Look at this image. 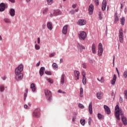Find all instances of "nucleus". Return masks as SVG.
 I'll use <instances>...</instances> for the list:
<instances>
[{
	"label": "nucleus",
	"instance_id": "1",
	"mask_svg": "<svg viewBox=\"0 0 127 127\" xmlns=\"http://www.w3.org/2000/svg\"><path fill=\"white\" fill-rule=\"evenodd\" d=\"M120 115H121L122 116V121L123 122V123L124 124V126H127V118H126V117L124 116V113H123V111L120 109V106H119V104H117L115 107V116L117 120H118V121L121 120V118H120Z\"/></svg>",
	"mask_w": 127,
	"mask_h": 127
},
{
	"label": "nucleus",
	"instance_id": "2",
	"mask_svg": "<svg viewBox=\"0 0 127 127\" xmlns=\"http://www.w3.org/2000/svg\"><path fill=\"white\" fill-rule=\"evenodd\" d=\"M23 71V65L20 64L15 69V79L17 81H19L23 78V74L21 73Z\"/></svg>",
	"mask_w": 127,
	"mask_h": 127
},
{
	"label": "nucleus",
	"instance_id": "3",
	"mask_svg": "<svg viewBox=\"0 0 127 127\" xmlns=\"http://www.w3.org/2000/svg\"><path fill=\"white\" fill-rule=\"evenodd\" d=\"M87 37V34L84 31H80L78 33V38L80 40H85Z\"/></svg>",
	"mask_w": 127,
	"mask_h": 127
},
{
	"label": "nucleus",
	"instance_id": "4",
	"mask_svg": "<svg viewBox=\"0 0 127 127\" xmlns=\"http://www.w3.org/2000/svg\"><path fill=\"white\" fill-rule=\"evenodd\" d=\"M45 94L47 99L48 101H51V98L52 95L51 94V91L48 89H45Z\"/></svg>",
	"mask_w": 127,
	"mask_h": 127
},
{
	"label": "nucleus",
	"instance_id": "5",
	"mask_svg": "<svg viewBox=\"0 0 127 127\" xmlns=\"http://www.w3.org/2000/svg\"><path fill=\"white\" fill-rule=\"evenodd\" d=\"M119 38L120 42L123 43V42H124V33L123 32V29L119 30Z\"/></svg>",
	"mask_w": 127,
	"mask_h": 127
},
{
	"label": "nucleus",
	"instance_id": "6",
	"mask_svg": "<svg viewBox=\"0 0 127 127\" xmlns=\"http://www.w3.org/2000/svg\"><path fill=\"white\" fill-rule=\"evenodd\" d=\"M33 118H38L40 117V112L39 111V109H36L33 112Z\"/></svg>",
	"mask_w": 127,
	"mask_h": 127
},
{
	"label": "nucleus",
	"instance_id": "7",
	"mask_svg": "<svg viewBox=\"0 0 127 127\" xmlns=\"http://www.w3.org/2000/svg\"><path fill=\"white\" fill-rule=\"evenodd\" d=\"M103 46L102 43H99L98 45V56H101L102 54H103Z\"/></svg>",
	"mask_w": 127,
	"mask_h": 127
},
{
	"label": "nucleus",
	"instance_id": "8",
	"mask_svg": "<svg viewBox=\"0 0 127 127\" xmlns=\"http://www.w3.org/2000/svg\"><path fill=\"white\" fill-rule=\"evenodd\" d=\"M82 75L83 76L82 83L83 85H86V83L87 82V79L86 78V73L84 71H82Z\"/></svg>",
	"mask_w": 127,
	"mask_h": 127
},
{
	"label": "nucleus",
	"instance_id": "9",
	"mask_svg": "<svg viewBox=\"0 0 127 127\" xmlns=\"http://www.w3.org/2000/svg\"><path fill=\"white\" fill-rule=\"evenodd\" d=\"M6 6V4L4 3H1L0 4V11H4Z\"/></svg>",
	"mask_w": 127,
	"mask_h": 127
},
{
	"label": "nucleus",
	"instance_id": "10",
	"mask_svg": "<svg viewBox=\"0 0 127 127\" xmlns=\"http://www.w3.org/2000/svg\"><path fill=\"white\" fill-rule=\"evenodd\" d=\"M87 23V22H86V20L84 19H79L78 20V25H85Z\"/></svg>",
	"mask_w": 127,
	"mask_h": 127
},
{
	"label": "nucleus",
	"instance_id": "11",
	"mask_svg": "<svg viewBox=\"0 0 127 127\" xmlns=\"http://www.w3.org/2000/svg\"><path fill=\"white\" fill-rule=\"evenodd\" d=\"M89 14H93V11H94V5L91 4L88 8Z\"/></svg>",
	"mask_w": 127,
	"mask_h": 127
},
{
	"label": "nucleus",
	"instance_id": "12",
	"mask_svg": "<svg viewBox=\"0 0 127 127\" xmlns=\"http://www.w3.org/2000/svg\"><path fill=\"white\" fill-rule=\"evenodd\" d=\"M104 109H105V112L107 113L108 115L111 114V109L107 105L104 106Z\"/></svg>",
	"mask_w": 127,
	"mask_h": 127
},
{
	"label": "nucleus",
	"instance_id": "13",
	"mask_svg": "<svg viewBox=\"0 0 127 127\" xmlns=\"http://www.w3.org/2000/svg\"><path fill=\"white\" fill-rule=\"evenodd\" d=\"M106 7H107V1L104 0L102 4V10L104 11L106 10Z\"/></svg>",
	"mask_w": 127,
	"mask_h": 127
},
{
	"label": "nucleus",
	"instance_id": "14",
	"mask_svg": "<svg viewBox=\"0 0 127 127\" xmlns=\"http://www.w3.org/2000/svg\"><path fill=\"white\" fill-rule=\"evenodd\" d=\"M47 26L49 30H52L53 29V26L52 25V22H48L47 24Z\"/></svg>",
	"mask_w": 127,
	"mask_h": 127
},
{
	"label": "nucleus",
	"instance_id": "15",
	"mask_svg": "<svg viewBox=\"0 0 127 127\" xmlns=\"http://www.w3.org/2000/svg\"><path fill=\"white\" fill-rule=\"evenodd\" d=\"M9 13L11 16L13 17L15 15V10L13 8H11L9 11Z\"/></svg>",
	"mask_w": 127,
	"mask_h": 127
},
{
	"label": "nucleus",
	"instance_id": "16",
	"mask_svg": "<svg viewBox=\"0 0 127 127\" xmlns=\"http://www.w3.org/2000/svg\"><path fill=\"white\" fill-rule=\"evenodd\" d=\"M67 30H68V25H66L63 28L62 32L63 34H67Z\"/></svg>",
	"mask_w": 127,
	"mask_h": 127
},
{
	"label": "nucleus",
	"instance_id": "17",
	"mask_svg": "<svg viewBox=\"0 0 127 127\" xmlns=\"http://www.w3.org/2000/svg\"><path fill=\"white\" fill-rule=\"evenodd\" d=\"M61 13V11L59 9L54 10L53 12L54 16H57Z\"/></svg>",
	"mask_w": 127,
	"mask_h": 127
},
{
	"label": "nucleus",
	"instance_id": "18",
	"mask_svg": "<svg viewBox=\"0 0 127 127\" xmlns=\"http://www.w3.org/2000/svg\"><path fill=\"white\" fill-rule=\"evenodd\" d=\"M45 71V67H41L39 71V74L41 76H43V74H44Z\"/></svg>",
	"mask_w": 127,
	"mask_h": 127
},
{
	"label": "nucleus",
	"instance_id": "19",
	"mask_svg": "<svg viewBox=\"0 0 127 127\" xmlns=\"http://www.w3.org/2000/svg\"><path fill=\"white\" fill-rule=\"evenodd\" d=\"M74 76L76 77V80H79V76H80V72L78 70H74Z\"/></svg>",
	"mask_w": 127,
	"mask_h": 127
},
{
	"label": "nucleus",
	"instance_id": "20",
	"mask_svg": "<svg viewBox=\"0 0 127 127\" xmlns=\"http://www.w3.org/2000/svg\"><path fill=\"white\" fill-rule=\"evenodd\" d=\"M88 111L90 115H92V114H93V108H92V102H91L89 105Z\"/></svg>",
	"mask_w": 127,
	"mask_h": 127
},
{
	"label": "nucleus",
	"instance_id": "21",
	"mask_svg": "<svg viewBox=\"0 0 127 127\" xmlns=\"http://www.w3.org/2000/svg\"><path fill=\"white\" fill-rule=\"evenodd\" d=\"M91 49L92 51V53L93 54H96L97 53V51H96V45L95 44H93L91 47Z\"/></svg>",
	"mask_w": 127,
	"mask_h": 127
},
{
	"label": "nucleus",
	"instance_id": "22",
	"mask_svg": "<svg viewBox=\"0 0 127 127\" xmlns=\"http://www.w3.org/2000/svg\"><path fill=\"white\" fill-rule=\"evenodd\" d=\"M116 80H117V75L114 74L113 79L111 81L112 85H115V84H116Z\"/></svg>",
	"mask_w": 127,
	"mask_h": 127
},
{
	"label": "nucleus",
	"instance_id": "23",
	"mask_svg": "<svg viewBox=\"0 0 127 127\" xmlns=\"http://www.w3.org/2000/svg\"><path fill=\"white\" fill-rule=\"evenodd\" d=\"M103 93L102 92H99L97 93V98L99 99V100H101L102 98H103Z\"/></svg>",
	"mask_w": 127,
	"mask_h": 127
},
{
	"label": "nucleus",
	"instance_id": "24",
	"mask_svg": "<svg viewBox=\"0 0 127 127\" xmlns=\"http://www.w3.org/2000/svg\"><path fill=\"white\" fill-rule=\"evenodd\" d=\"M118 21H119V17L117 13H115L114 15V23H118Z\"/></svg>",
	"mask_w": 127,
	"mask_h": 127
},
{
	"label": "nucleus",
	"instance_id": "25",
	"mask_svg": "<svg viewBox=\"0 0 127 127\" xmlns=\"http://www.w3.org/2000/svg\"><path fill=\"white\" fill-rule=\"evenodd\" d=\"M31 89L32 92H35L36 91V87H35V84L34 83H32L31 84Z\"/></svg>",
	"mask_w": 127,
	"mask_h": 127
},
{
	"label": "nucleus",
	"instance_id": "26",
	"mask_svg": "<svg viewBox=\"0 0 127 127\" xmlns=\"http://www.w3.org/2000/svg\"><path fill=\"white\" fill-rule=\"evenodd\" d=\"M83 94H84V90L83 89V88L81 87L79 93V96L81 98H83Z\"/></svg>",
	"mask_w": 127,
	"mask_h": 127
},
{
	"label": "nucleus",
	"instance_id": "27",
	"mask_svg": "<svg viewBox=\"0 0 127 127\" xmlns=\"http://www.w3.org/2000/svg\"><path fill=\"white\" fill-rule=\"evenodd\" d=\"M64 79H65V74H62L61 77V83L62 84H64Z\"/></svg>",
	"mask_w": 127,
	"mask_h": 127
},
{
	"label": "nucleus",
	"instance_id": "28",
	"mask_svg": "<svg viewBox=\"0 0 127 127\" xmlns=\"http://www.w3.org/2000/svg\"><path fill=\"white\" fill-rule=\"evenodd\" d=\"M79 11V9L77 8L75 10H71L70 11L71 14H75V12H78Z\"/></svg>",
	"mask_w": 127,
	"mask_h": 127
},
{
	"label": "nucleus",
	"instance_id": "29",
	"mask_svg": "<svg viewBox=\"0 0 127 127\" xmlns=\"http://www.w3.org/2000/svg\"><path fill=\"white\" fill-rule=\"evenodd\" d=\"M4 21L5 22V23H11V21H10V19L7 18H5L4 19Z\"/></svg>",
	"mask_w": 127,
	"mask_h": 127
},
{
	"label": "nucleus",
	"instance_id": "30",
	"mask_svg": "<svg viewBox=\"0 0 127 127\" xmlns=\"http://www.w3.org/2000/svg\"><path fill=\"white\" fill-rule=\"evenodd\" d=\"M98 118L99 120H103L104 117V115H102V114L98 113Z\"/></svg>",
	"mask_w": 127,
	"mask_h": 127
},
{
	"label": "nucleus",
	"instance_id": "31",
	"mask_svg": "<svg viewBox=\"0 0 127 127\" xmlns=\"http://www.w3.org/2000/svg\"><path fill=\"white\" fill-rule=\"evenodd\" d=\"M53 0H47V2L48 5H51V4L53 3Z\"/></svg>",
	"mask_w": 127,
	"mask_h": 127
},
{
	"label": "nucleus",
	"instance_id": "32",
	"mask_svg": "<svg viewBox=\"0 0 127 127\" xmlns=\"http://www.w3.org/2000/svg\"><path fill=\"white\" fill-rule=\"evenodd\" d=\"M0 92H3L4 91V86L3 85H0Z\"/></svg>",
	"mask_w": 127,
	"mask_h": 127
},
{
	"label": "nucleus",
	"instance_id": "33",
	"mask_svg": "<svg viewBox=\"0 0 127 127\" xmlns=\"http://www.w3.org/2000/svg\"><path fill=\"white\" fill-rule=\"evenodd\" d=\"M121 22L122 25H125V17H122Z\"/></svg>",
	"mask_w": 127,
	"mask_h": 127
},
{
	"label": "nucleus",
	"instance_id": "34",
	"mask_svg": "<svg viewBox=\"0 0 127 127\" xmlns=\"http://www.w3.org/2000/svg\"><path fill=\"white\" fill-rule=\"evenodd\" d=\"M123 76L125 79L127 78V70H125L123 73Z\"/></svg>",
	"mask_w": 127,
	"mask_h": 127
},
{
	"label": "nucleus",
	"instance_id": "35",
	"mask_svg": "<svg viewBox=\"0 0 127 127\" xmlns=\"http://www.w3.org/2000/svg\"><path fill=\"white\" fill-rule=\"evenodd\" d=\"M35 48L36 50H39V49H40V46L37 44H36L35 45Z\"/></svg>",
	"mask_w": 127,
	"mask_h": 127
},
{
	"label": "nucleus",
	"instance_id": "36",
	"mask_svg": "<svg viewBox=\"0 0 127 127\" xmlns=\"http://www.w3.org/2000/svg\"><path fill=\"white\" fill-rule=\"evenodd\" d=\"M45 74H46L47 75H52V72H51V71H46L45 72Z\"/></svg>",
	"mask_w": 127,
	"mask_h": 127
},
{
	"label": "nucleus",
	"instance_id": "37",
	"mask_svg": "<svg viewBox=\"0 0 127 127\" xmlns=\"http://www.w3.org/2000/svg\"><path fill=\"white\" fill-rule=\"evenodd\" d=\"M85 123H86V121L85 120H80V124L81 125H82V126H84V125H85Z\"/></svg>",
	"mask_w": 127,
	"mask_h": 127
},
{
	"label": "nucleus",
	"instance_id": "38",
	"mask_svg": "<svg viewBox=\"0 0 127 127\" xmlns=\"http://www.w3.org/2000/svg\"><path fill=\"white\" fill-rule=\"evenodd\" d=\"M47 81L49 82V83H50V84H53L54 83L53 79H51V78L48 79Z\"/></svg>",
	"mask_w": 127,
	"mask_h": 127
},
{
	"label": "nucleus",
	"instance_id": "39",
	"mask_svg": "<svg viewBox=\"0 0 127 127\" xmlns=\"http://www.w3.org/2000/svg\"><path fill=\"white\" fill-rule=\"evenodd\" d=\"M78 107L80 109H84V108H85V106H84V105L83 104H81V103H79L78 104Z\"/></svg>",
	"mask_w": 127,
	"mask_h": 127
},
{
	"label": "nucleus",
	"instance_id": "40",
	"mask_svg": "<svg viewBox=\"0 0 127 127\" xmlns=\"http://www.w3.org/2000/svg\"><path fill=\"white\" fill-rule=\"evenodd\" d=\"M48 11V8H46L43 10V14H45Z\"/></svg>",
	"mask_w": 127,
	"mask_h": 127
},
{
	"label": "nucleus",
	"instance_id": "41",
	"mask_svg": "<svg viewBox=\"0 0 127 127\" xmlns=\"http://www.w3.org/2000/svg\"><path fill=\"white\" fill-rule=\"evenodd\" d=\"M124 97L126 99V100H127V90H125L124 91Z\"/></svg>",
	"mask_w": 127,
	"mask_h": 127
},
{
	"label": "nucleus",
	"instance_id": "42",
	"mask_svg": "<svg viewBox=\"0 0 127 127\" xmlns=\"http://www.w3.org/2000/svg\"><path fill=\"white\" fill-rule=\"evenodd\" d=\"M53 66L54 67V68H55V69H57V68H58V65H57V64H56V63H54L53 64Z\"/></svg>",
	"mask_w": 127,
	"mask_h": 127
},
{
	"label": "nucleus",
	"instance_id": "43",
	"mask_svg": "<svg viewBox=\"0 0 127 127\" xmlns=\"http://www.w3.org/2000/svg\"><path fill=\"white\" fill-rule=\"evenodd\" d=\"M94 2L96 5H99V0H94Z\"/></svg>",
	"mask_w": 127,
	"mask_h": 127
},
{
	"label": "nucleus",
	"instance_id": "44",
	"mask_svg": "<svg viewBox=\"0 0 127 127\" xmlns=\"http://www.w3.org/2000/svg\"><path fill=\"white\" fill-rule=\"evenodd\" d=\"M55 54H56L55 53H52V54H51L49 55V57H50V58H51V57H54V56H55Z\"/></svg>",
	"mask_w": 127,
	"mask_h": 127
},
{
	"label": "nucleus",
	"instance_id": "45",
	"mask_svg": "<svg viewBox=\"0 0 127 127\" xmlns=\"http://www.w3.org/2000/svg\"><path fill=\"white\" fill-rule=\"evenodd\" d=\"M27 97V93H25L24 94V100L25 101L26 100V97Z\"/></svg>",
	"mask_w": 127,
	"mask_h": 127
},
{
	"label": "nucleus",
	"instance_id": "46",
	"mask_svg": "<svg viewBox=\"0 0 127 127\" xmlns=\"http://www.w3.org/2000/svg\"><path fill=\"white\" fill-rule=\"evenodd\" d=\"M99 19L100 20H102V13L101 12H99Z\"/></svg>",
	"mask_w": 127,
	"mask_h": 127
},
{
	"label": "nucleus",
	"instance_id": "47",
	"mask_svg": "<svg viewBox=\"0 0 127 127\" xmlns=\"http://www.w3.org/2000/svg\"><path fill=\"white\" fill-rule=\"evenodd\" d=\"M82 67L84 69H86L87 68V65H86V64H82Z\"/></svg>",
	"mask_w": 127,
	"mask_h": 127
},
{
	"label": "nucleus",
	"instance_id": "48",
	"mask_svg": "<svg viewBox=\"0 0 127 127\" xmlns=\"http://www.w3.org/2000/svg\"><path fill=\"white\" fill-rule=\"evenodd\" d=\"M100 82H101V83H104V82H105V80L104 79V77H102L100 80Z\"/></svg>",
	"mask_w": 127,
	"mask_h": 127
},
{
	"label": "nucleus",
	"instance_id": "49",
	"mask_svg": "<svg viewBox=\"0 0 127 127\" xmlns=\"http://www.w3.org/2000/svg\"><path fill=\"white\" fill-rule=\"evenodd\" d=\"M58 93H62L63 94H66V92H63L62 90H58Z\"/></svg>",
	"mask_w": 127,
	"mask_h": 127
},
{
	"label": "nucleus",
	"instance_id": "50",
	"mask_svg": "<svg viewBox=\"0 0 127 127\" xmlns=\"http://www.w3.org/2000/svg\"><path fill=\"white\" fill-rule=\"evenodd\" d=\"M116 59V57L115 56H113V66H115V60Z\"/></svg>",
	"mask_w": 127,
	"mask_h": 127
},
{
	"label": "nucleus",
	"instance_id": "51",
	"mask_svg": "<svg viewBox=\"0 0 127 127\" xmlns=\"http://www.w3.org/2000/svg\"><path fill=\"white\" fill-rule=\"evenodd\" d=\"M9 1H10V2H12V3H14L15 2V0H8Z\"/></svg>",
	"mask_w": 127,
	"mask_h": 127
},
{
	"label": "nucleus",
	"instance_id": "52",
	"mask_svg": "<svg viewBox=\"0 0 127 127\" xmlns=\"http://www.w3.org/2000/svg\"><path fill=\"white\" fill-rule=\"evenodd\" d=\"M37 42L38 44H40V38H38Z\"/></svg>",
	"mask_w": 127,
	"mask_h": 127
},
{
	"label": "nucleus",
	"instance_id": "53",
	"mask_svg": "<svg viewBox=\"0 0 127 127\" xmlns=\"http://www.w3.org/2000/svg\"><path fill=\"white\" fill-rule=\"evenodd\" d=\"M76 7H77V4L72 5V8H76Z\"/></svg>",
	"mask_w": 127,
	"mask_h": 127
},
{
	"label": "nucleus",
	"instance_id": "54",
	"mask_svg": "<svg viewBox=\"0 0 127 127\" xmlns=\"http://www.w3.org/2000/svg\"><path fill=\"white\" fill-rule=\"evenodd\" d=\"M120 103H123V98H120Z\"/></svg>",
	"mask_w": 127,
	"mask_h": 127
},
{
	"label": "nucleus",
	"instance_id": "55",
	"mask_svg": "<svg viewBox=\"0 0 127 127\" xmlns=\"http://www.w3.org/2000/svg\"><path fill=\"white\" fill-rule=\"evenodd\" d=\"M39 65H40V62H39L36 64L37 67H38V66H39Z\"/></svg>",
	"mask_w": 127,
	"mask_h": 127
},
{
	"label": "nucleus",
	"instance_id": "56",
	"mask_svg": "<svg viewBox=\"0 0 127 127\" xmlns=\"http://www.w3.org/2000/svg\"><path fill=\"white\" fill-rule=\"evenodd\" d=\"M91 121H92V120L89 119V120H88L89 125H91Z\"/></svg>",
	"mask_w": 127,
	"mask_h": 127
},
{
	"label": "nucleus",
	"instance_id": "57",
	"mask_svg": "<svg viewBox=\"0 0 127 127\" xmlns=\"http://www.w3.org/2000/svg\"><path fill=\"white\" fill-rule=\"evenodd\" d=\"M116 69L118 75H120V72H119V69H118V67H116Z\"/></svg>",
	"mask_w": 127,
	"mask_h": 127
},
{
	"label": "nucleus",
	"instance_id": "58",
	"mask_svg": "<svg viewBox=\"0 0 127 127\" xmlns=\"http://www.w3.org/2000/svg\"><path fill=\"white\" fill-rule=\"evenodd\" d=\"M111 96H115V92L114 91L112 92Z\"/></svg>",
	"mask_w": 127,
	"mask_h": 127
},
{
	"label": "nucleus",
	"instance_id": "59",
	"mask_svg": "<svg viewBox=\"0 0 127 127\" xmlns=\"http://www.w3.org/2000/svg\"><path fill=\"white\" fill-rule=\"evenodd\" d=\"M24 108H25V109H27V108H28V106H27V105H25Z\"/></svg>",
	"mask_w": 127,
	"mask_h": 127
},
{
	"label": "nucleus",
	"instance_id": "60",
	"mask_svg": "<svg viewBox=\"0 0 127 127\" xmlns=\"http://www.w3.org/2000/svg\"><path fill=\"white\" fill-rule=\"evenodd\" d=\"M53 15H53V14H52V13H51V14H50V17H53Z\"/></svg>",
	"mask_w": 127,
	"mask_h": 127
},
{
	"label": "nucleus",
	"instance_id": "61",
	"mask_svg": "<svg viewBox=\"0 0 127 127\" xmlns=\"http://www.w3.org/2000/svg\"><path fill=\"white\" fill-rule=\"evenodd\" d=\"M123 7H124V5H123V4L121 3V8L122 9Z\"/></svg>",
	"mask_w": 127,
	"mask_h": 127
},
{
	"label": "nucleus",
	"instance_id": "62",
	"mask_svg": "<svg viewBox=\"0 0 127 127\" xmlns=\"http://www.w3.org/2000/svg\"><path fill=\"white\" fill-rule=\"evenodd\" d=\"M75 120H76V118H73L72 121V122H75Z\"/></svg>",
	"mask_w": 127,
	"mask_h": 127
},
{
	"label": "nucleus",
	"instance_id": "63",
	"mask_svg": "<svg viewBox=\"0 0 127 127\" xmlns=\"http://www.w3.org/2000/svg\"><path fill=\"white\" fill-rule=\"evenodd\" d=\"M62 62H63V59H61L60 63H62Z\"/></svg>",
	"mask_w": 127,
	"mask_h": 127
},
{
	"label": "nucleus",
	"instance_id": "64",
	"mask_svg": "<svg viewBox=\"0 0 127 127\" xmlns=\"http://www.w3.org/2000/svg\"><path fill=\"white\" fill-rule=\"evenodd\" d=\"M81 48L82 49H85V47H84L83 46H81Z\"/></svg>",
	"mask_w": 127,
	"mask_h": 127
}]
</instances>
